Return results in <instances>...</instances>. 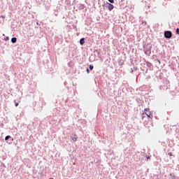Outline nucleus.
I'll return each mask as SVG.
<instances>
[{
	"label": "nucleus",
	"instance_id": "nucleus-2",
	"mask_svg": "<svg viewBox=\"0 0 179 179\" xmlns=\"http://www.w3.org/2000/svg\"><path fill=\"white\" fill-rule=\"evenodd\" d=\"M172 36H173V33H171V31H166L164 32V37L166 38H171Z\"/></svg>",
	"mask_w": 179,
	"mask_h": 179
},
{
	"label": "nucleus",
	"instance_id": "nucleus-14",
	"mask_svg": "<svg viewBox=\"0 0 179 179\" xmlns=\"http://www.w3.org/2000/svg\"><path fill=\"white\" fill-rule=\"evenodd\" d=\"M87 72L88 73H90V71L89 70V69H87Z\"/></svg>",
	"mask_w": 179,
	"mask_h": 179
},
{
	"label": "nucleus",
	"instance_id": "nucleus-3",
	"mask_svg": "<svg viewBox=\"0 0 179 179\" xmlns=\"http://www.w3.org/2000/svg\"><path fill=\"white\" fill-rule=\"evenodd\" d=\"M108 10L111 11L113 9H114V5L107 3Z\"/></svg>",
	"mask_w": 179,
	"mask_h": 179
},
{
	"label": "nucleus",
	"instance_id": "nucleus-10",
	"mask_svg": "<svg viewBox=\"0 0 179 179\" xmlns=\"http://www.w3.org/2000/svg\"><path fill=\"white\" fill-rule=\"evenodd\" d=\"M168 155H169V156H173V153L172 152H169Z\"/></svg>",
	"mask_w": 179,
	"mask_h": 179
},
{
	"label": "nucleus",
	"instance_id": "nucleus-5",
	"mask_svg": "<svg viewBox=\"0 0 179 179\" xmlns=\"http://www.w3.org/2000/svg\"><path fill=\"white\" fill-rule=\"evenodd\" d=\"M17 38H11V43H16V41H17Z\"/></svg>",
	"mask_w": 179,
	"mask_h": 179
},
{
	"label": "nucleus",
	"instance_id": "nucleus-13",
	"mask_svg": "<svg viewBox=\"0 0 179 179\" xmlns=\"http://www.w3.org/2000/svg\"><path fill=\"white\" fill-rule=\"evenodd\" d=\"M143 23H144V24H146V21H142L143 24Z\"/></svg>",
	"mask_w": 179,
	"mask_h": 179
},
{
	"label": "nucleus",
	"instance_id": "nucleus-7",
	"mask_svg": "<svg viewBox=\"0 0 179 179\" xmlns=\"http://www.w3.org/2000/svg\"><path fill=\"white\" fill-rule=\"evenodd\" d=\"M10 136H6L5 138V141H8V139H10Z\"/></svg>",
	"mask_w": 179,
	"mask_h": 179
},
{
	"label": "nucleus",
	"instance_id": "nucleus-6",
	"mask_svg": "<svg viewBox=\"0 0 179 179\" xmlns=\"http://www.w3.org/2000/svg\"><path fill=\"white\" fill-rule=\"evenodd\" d=\"M74 136L76 137H74V138H72V139L74 142H76V141H78V137H76V134H74Z\"/></svg>",
	"mask_w": 179,
	"mask_h": 179
},
{
	"label": "nucleus",
	"instance_id": "nucleus-11",
	"mask_svg": "<svg viewBox=\"0 0 179 179\" xmlns=\"http://www.w3.org/2000/svg\"><path fill=\"white\" fill-rule=\"evenodd\" d=\"M176 33H177V34H179V29L178 28L176 29Z\"/></svg>",
	"mask_w": 179,
	"mask_h": 179
},
{
	"label": "nucleus",
	"instance_id": "nucleus-15",
	"mask_svg": "<svg viewBox=\"0 0 179 179\" xmlns=\"http://www.w3.org/2000/svg\"><path fill=\"white\" fill-rule=\"evenodd\" d=\"M131 73H134V70L131 69Z\"/></svg>",
	"mask_w": 179,
	"mask_h": 179
},
{
	"label": "nucleus",
	"instance_id": "nucleus-8",
	"mask_svg": "<svg viewBox=\"0 0 179 179\" xmlns=\"http://www.w3.org/2000/svg\"><path fill=\"white\" fill-rule=\"evenodd\" d=\"M90 69L91 71H93V66H92V65H90Z\"/></svg>",
	"mask_w": 179,
	"mask_h": 179
},
{
	"label": "nucleus",
	"instance_id": "nucleus-12",
	"mask_svg": "<svg viewBox=\"0 0 179 179\" xmlns=\"http://www.w3.org/2000/svg\"><path fill=\"white\" fill-rule=\"evenodd\" d=\"M17 106H19V103L15 102V107H17Z\"/></svg>",
	"mask_w": 179,
	"mask_h": 179
},
{
	"label": "nucleus",
	"instance_id": "nucleus-9",
	"mask_svg": "<svg viewBox=\"0 0 179 179\" xmlns=\"http://www.w3.org/2000/svg\"><path fill=\"white\" fill-rule=\"evenodd\" d=\"M110 3H114V0H108Z\"/></svg>",
	"mask_w": 179,
	"mask_h": 179
},
{
	"label": "nucleus",
	"instance_id": "nucleus-4",
	"mask_svg": "<svg viewBox=\"0 0 179 179\" xmlns=\"http://www.w3.org/2000/svg\"><path fill=\"white\" fill-rule=\"evenodd\" d=\"M84 43H85V38H81V39L80 40V44L81 45H83Z\"/></svg>",
	"mask_w": 179,
	"mask_h": 179
},
{
	"label": "nucleus",
	"instance_id": "nucleus-1",
	"mask_svg": "<svg viewBox=\"0 0 179 179\" xmlns=\"http://www.w3.org/2000/svg\"><path fill=\"white\" fill-rule=\"evenodd\" d=\"M150 109L145 108L144 109V113L142 114V120H145L146 118V116L148 118L152 120L153 118V115H152V113H150Z\"/></svg>",
	"mask_w": 179,
	"mask_h": 179
},
{
	"label": "nucleus",
	"instance_id": "nucleus-16",
	"mask_svg": "<svg viewBox=\"0 0 179 179\" xmlns=\"http://www.w3.org/2000/svg\"><path fill=\"white\" fill-rule=\"evenodd\" d=\"M143 179H145V178H143Z\"/></svg>",
	"mask_w": 179,
	"mask_h": 179
}]
</instances>
